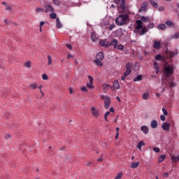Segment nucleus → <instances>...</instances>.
Segmentation results:
<instances>
[{"label":"nucleus","mask_w":179,"mask_h":179,"mask_svg":"<svg viewBox=\"0 0 179 179\" xmlns=\"http://www.w3.org/2000/svg\"><path fill=\"white\" fill-rule=\"evenodd\" d=\"M115 23L117 26L128 24L129 23V16L127 14L120 15L115 19Z\"/></svg>","instance_id":"f257e3e1"},{"label":"nucleus","mask_w":179,"mask_h":179,"mask_svg":"<svg viewBox=\"0 0 179 179\" xmlns=\"http://www.w3.org/2000/svg\"><path fill=\"white\" fill-rule=\"evenodd\" d=\"M173 73H174V66L170 64L166 65L164 69V75L165 78H170Z\"/></svg>","instance_id":"f03ea898"},{"label":"nucleus","mask_w":179,"mask_h":179,"mask_svg":"<svg viewBox=\"0 0 179 179\" xmlns=\"http://www.w3.org/2000/svg\"><path fill=\"white\" fill-rule=\"evenodd\" d=\"M101 99L104 100V107L105 108H110V106L111 104V99L108 96L102 95Z\"/></svg>","instance_id":"7ed1b4c3"},{"label":"nucleus","mask_w":179,"mask_h":179,"mask_svg":"<svg viewBox=\"0 0 179 179\" xmlns=\"http://www.w3.org/2000/svg\"><path fill=\"white\" fill-rule=\"evenodd\" d=\"M177 54H178V52L177 50L173 52H171L170 50L166 51V58L169 59H170L171 58H174V57H176Z\"/></svg>","instance_id":"20e7f679"},{"label":"nucleus","mask_w":179,"mask_h":179,"mask_svg":"<svg viewBox=\"0 0 179 179\" xmlns=\"http://www.w3.org/2000/svg\"><path fill=\"white\" fill-rule=\"evenodd\" d=\"M148 5H149V3L147 1H144L141 4V8L138 9V12H140L141 13H145V12H146V10L148 9Z\"/></svg>","instance_id":"39448f33"},{"label":"nucleus","mask_w":179,"mask_h":179,"mask_svg":"<svg viewBox=\"0 0 179 179\" xmlns=\"http://www.w3.org/2000/svg\"><path fill=\"white\" fill-rule=\"evenodd\" d=\"M131 68H132V63H127L126 64V71L124 73V76H128L129 75L131 74Z\"/></svg>","instance_id":"423d86ee"},{"label":"nucleus","mask_w":179,"mask_h":179,"mask_svg":"<svg viewBox=\"0 0 179 179\" xmlns=\"http://www.w3.org/2000/svg\"><path fill=\"white\" fill-rule=\"evenodd\" d=\"M87 78L89 79V83H87V89L93 90V89H94V85H93V77L88 76Z\"/></svg>","instance_id":"0eeeda50"},{"label":"nucleus","mask_w":179,"mask_h":179,"mask_svg":"<svg viewBox=\"0 0 179 179\" xmlns=\"http://www.w3.org/2000/svg\"><path fill=\"white\" fill-rule=\"evenodd\" d=\"M99 44L101 47H105V48H108L110 47V42L107 41V39H103L99 41Z\"/></svg>","instance_id":"6e6552de"},{"label":"nucleus","mask_w":179,"mask_h":179,"mask_svg":"<svg viewBox=\"0 0 179 179\" xmlns=\"http://www.w3.org/2000/svg\"><path fill=\"white\" fill-rule=\"evenodd\" d=\"M91 110L92 113V115L94 117H99V115H100V112L99 111V110L96 109V108L94 106L91 108Z\"/></svg>","instance_id":"1a4fd4ad"},{"label":"nucleus","mask_w":179,"mask_h":179,"mask_svg":"<svg viewBox=\"0 0 179 179\" xmlns=\"http://www.w3.org/2000/svg\"><path fill=\"white\" fill-rule=\"evenodd\" d=\"M162 128L164 131H170V123L169 122H163L162 124Z\"/></svg>","instance_id":"9d476101"},{"label":"nucleus","mask_w":179,"mask_h":179,"mask_svg":"<svg viewBox=\"0 0 179 179\" xmlns=\"http://www.w3.org/2000/svg\"><path fill=\"white\" fill-rule=\"evenodd\" d=\"M125 11V0H121L120 6H119V12Z\"/></svg>","instance_id":"9b49d317"},{"label":"nucleus","mask_w":179,"mask_h":179,"mask_svg":"<svg viewBox=\"0 0 179 179\" xmlns=\"http://www.w3.org/2000/svg\"><path fill=\"white\" fill-rule=\"evenodd\" d=\"M44 8L45 9V13H47L48 12H50V13L54 12V8H52V6H51V5H50V4L45 5Z\"/></svg>","instance_id":"f8f14e48"},{"label":"nucleus","mask_w":179,"mask_h":179,"mask_svg":"<svg viewBox=\"0 0 179 179\" xmlns=\"http://www.w3.org/2000/svg\"><path fill=\"white\" fill-rule=\"evenodd\" d=\"M140 36H143L148 33V30L146 27H143L141 29H137Z\"/></svg>","instance_id":"ddd939ff"},{"label":"nucleus","mask_w":179,"mask_h":179,"mask_svg":"<svg viewBox=\"0 0 179 179\" xmlns=\"http://www.w3.org/2000/svg\"><path fill=\"white\" fill-rule=\"evenodd\" d=\"M167 82H169V77L162 78V86H165V87H167V86H169Z\"/></svg>","instance_id":"4468645a"},{"label":"nucleus","mask_w":179,"mask_h":179,"mask_svg":"<svg viewBox=\"0 0 179 179\" xmlns=\"http://www.w3.org/2000/svg\"><path fill=\"white\" fill-rule=\"evenodd\" d=\"M136 23L137 24L136 27V30H139V29H142V27H143V23L141 22V20H136Z\"/></svg>","instance_id":"2eb2a0df"},{"label":"nucleus","mask_w":179,"mask_h":179,"mask_svg":"<svg viewBox=\"0 0 179 179\" xmlns=\"http://www.w3.org/2000/svg\"><path fill=\"white\" fill-rule=\"evenodd\" d=\"M96 59L103 61V59H104V54H103V52H99L96 55Z\"/></svg>","instance_id":"dca6fc26"},{"label":"nucleus","mask_w":179,"mask_h":179,"mask_svg":"<svg viewBox=\"0 0 179 179\" xmlns=\"http://www.w3.org/2000/svg\"><path fill=\"white\" fill-rule=\"evenodd\" d=\"M111 90L114 91V89H120V83L117 80L113 82V87H110Z\"/></svg>","instance_id":"f3484780"},{"label":"nucleus","mask_w":179,"mask_h":179,"mask_svg":"<svg viewBox=\"0 0 179 179\" xmlns=\"http://www.w3.org/2000/svg\"><path fill=\"white\" fill-rule=\"evenodd\" d=\"M118 44V41L115 38H113V41L109 43V47L113 45L114 48H117V45Z\"/></svg>","instance_id":"a211bd4d"},{"label":"nucleus","mask_w":179,"mask_h":179,"mask_svg":"<svg viewBox=\"0 0 179 179\" xmlns=\"http://www.w3.org/2000/svg\"><path fill=\"white\" fill-rule=\"evenodd\" d=\"M142 132L145 134V135H148L149 134V127L146 126H142L141 128Z\"/></svg>","instance_id":"6ab92c4d"},{"label":"nucleus","mask_w":179,"mask_h":179,"mask_svg":"<svg viewBox=\"0 0 179 179\" xmlns=\"http://www.w3.org/2000/svg\"><path fill=\"white\" fill-rule=\"evenodd\" d=\"M152 47L156 50H160V41H155Z\"/></svg>","instance_id":"aec40b11"},{"label":"nucleus","mask_w":179,"mask_h":179,"mask_svg":"<svg viewBox=\"0 0 179 179\" xmlns=\"http://www.w3.org/2000/svg\"><path fill=\"white\" fill-rule=\"evenodd\" d=\"M141 22H143L144 23H148V22H150V17L142 16L141 18Z\"/></svg>","instance_id":"412c9836"},{"label":"nucleus","mask_w":179,"mask_h":179,"mask_svg":"<svg viewBox=\"0 0 179 179\" xmlns=\"http://www.w3.org/2000/svg\"><path fill=\"white\" fill-rule=\"evenodd\" d=\"M151 128H153V129L157 128V121L152 120L150 124Z\"/></svg>","instance_id":"4be33fe9"},{"label":"nucleus","mask_w":179,"mask_h":179,"mask_svg":"<svg viewBox=\"0 0 179 179\" xmlns=\"http://www.w3.org/2000/svg\"><path fill=\"white\" fill-rule=\"evenodd\" d=\"M102 87L104 93H107V92H108V88L110 87V85L108 84H103Z\"/></svg>","instance_id":"5701e85b"},{"label":"nucleus","mask_w":179,"mask_h":179,"mask_svg":"<svg viewBox=\"0 0 179 179\" xmlns=\"http://www.w3.org/2000/svg\"><path fill=\"white\" fill-rule=\"evenodd\" d=\"M93 62L96 64L97 66H103V63L101 62V60L95 59L94 60H93Z\"/></svg>","instance_id":"b1692460"},{"label":"nucleus","mask_w":179,"mask_h":179,"mask_svg":"<svg viewBox=\"0 0 179 179\" xmlns=\"http://www.w3.org/2000/svg\"><path fill=\"white\" fill-rule=\"evenodd\" d=\"M177 38H179V32H176L174 35L169 37V40H174Z\"/></svg>","instance_id":"393cba45"},{"label":"nucleus","mask_w":179,"mask_h":179,"mask_svg":"<svg viewBox=\"0 0 179 179\" xmlns=\"http://www.w3.org/2000/svg\"><path fill=\"white\" fill-rule=\"evenodd\" d=\"M168 83L169 87H176V83L173 80V78H171V81L168 80Z\"/></svg>","instance_id":"a878e982"},{"label":"nucleus","mask_w":179,"mask_h":179,"mask_svg":"<svg viewBox=\"0 0 179 179\" xmlns=\"http://www.w3.org/2000/svg\"><path fill=\"white\" fill-rule=\"evenodd\" d=\"M149 2L150 3V5L152 6V8H157L158 5L157 3H156L155 1L153 0H149Z\"/></svg>","instance_id":"bb28decb"},{"label":"nucleus","mask_w":179,"mask_h":179,"mask_svg":"<svg viewBox=\"0 0 179 179\" xmlns=\"http://www.w3.org/2000/svg\"><path fill=\"white\" fill-rule=\"evenodd\" d=\"M56 22H57V29H62V24H61V21H59V18L56 19Z\"/></svg>","instance_id":"cd10ccee"},{"label":"nucleus","mask_w":179,"mask_h":179,"mask_svg":"<svg viewBox=\"0 0 179 179\" xmlns=\"http://www.w3.org/2000/svg\"><path fill=\"white\" fill-rule=\"evenodd\" d=\"M138 166H139V162H132L131 164V169H137Z\"/></svg>","instance_id":"c85d7f7f"},{"label":"nucleus","mask_w":179,"mask_h":179,"mask_svg":"<svg viewBox=\"0 0 179 179\" xmlns=\"http://www.w3.org/2000/svg\"><path fill=\"white\" fill-rule=\"evenodd\" d=\"M29 87L33 90H36V89H37V83H29Z\"/></svg>","instance_id":"c756f323"},{"label":"nucleus","mask_w":179,"mask_h":179,"mask_svg":"<svg viewBox=\"0 0 179 179\" xmlns=\"http://www.w3.org/2000/svg\"><path fill=\"white\" fill-rule=\"evenodd\" d=\"M142 146H145V143L143 141H141L138 143L137 148L139 149V150H142Z\"/></svg>","instance_id":"7c9ffc66"},{"label":"nucleus","mask_w":179,"mask_h":179,"mask_svg":"<svg viewBox=\"0 0 179 179\" xmlns=\"http://www.w3.org/2000/svg\"><path fill=\"white\" fill-rule=\"evenodd\" d=\"M24 66H25V68H31V62L30 61L25 62Z\"/></svg>","instance_id":"2f4dec72"},{"label":"nucleus","mask_w":179,"mask_h":179,"mask_svg":"<svg viewBox=\"0 0 179 179\" xmlns=\"http://www.w3.org/2000/svg\"><path fill=\"white\" fill-rule=\"evenodd\" d=\"M142 99H143V100H148V99H149V93L145 92L142 95Z\"/></svg>","instance_id":"473e14b6"},{"label":"nucleus","mask_w":179,"mask_h":179,"mask_svg":"<svg viewBox=\"0 0 179 179\" xmlns=\"http://www.w3.org/2000/svg\"><path fill=\"white\" fill-rule=\"evenodd\" d=\"M48 64L52 65V58L50 55H48Z\"/></svg>","instance_id":"72a5a7b5"},{"label":"nucleus","mask_w":179,"mask_h":179,"mask_svg":"<svg viewBox=\"0 0 179 179\" xmlns=\"http://www.w3.org/2000/svg\"><path fill=\"white\" fill-rule=\"evenodd\" d=\"M158 29H159V30H165L166 29V24H161L158 25Z\"/></svg>","instance_id":"f704fd0d"},{"label":"nucleus","mask_w":179,"mask_h":179,"mask_svg":"<svg viewBox=\"0 0 179 179\" xmlns=\"http://www.w3.org/2000/svg\"><path fill=\"white\" fill-rule=\"evenodd\" d=\"M164 159H166V155H161V156L159 157L158 162H159V163H162V162L164 161Z\"/></svg>","instance_id":"c9c22d12"},{"label":"nucleus","mask_w":179,"mask_h":179,"mask_svg":"<svg viewBox=\"0 0 179 179\" xmlns=\"http://www.w3.org/2000/svg\"><path fill=\"white\" fill-rule=\"evenodd\" d=\"M139 80H142V76L138 75L136 78L134 79V82H139Z\"/></svg>","instance_id":"e433bc0d"},{"label":"nucleus","mask_w":179,"mask_h":179,"mask_svg":"<svg viewBox=\"0 0 179 179\" xmlns=\"http://www.w3.org/2000/svg\"><path fill=\"white\" fill-rule=\"evenodd\" d=\"M153 65L155 69H160V66L159 65V64H157V62H154Z\"/></svg>","instance_id":"4c0bfd02"},{"label":"nucleus","mask_w":179,"mask_h":179,"mask_svg":"<svg viewBox=\"0 0 179 179\" xmlns=\"http://www.w3.org/2000/svg\"><path fill=\"white\" fill-rule=\"evenodd\" d=\"M50 19H57V14L55 13H52L50 15Z\"/></svg>","instance_id":"58836bf2"},{"label":"nucleus","mask_w":179,"mask_h":179,"mask_svg":"<svg viewBox=\"0 0 179 179\" xmlns=\"http://www.w3.org/2000/svg\"><path fill=\"white\" fill-rule=\"evenodd\" d=\"M165 23L167 26H174V22H173V21H166Z\"/></svg>","instance_id":"ea45409f"},{"label":"nucleus","mask_w":179,"mask_h":179,"mask_svg":"<svg viewBox=\"0 0 179 179\" xmlns=\"http://www.w3.org/2000/svg\"><path fill=\"white\" fill-rule=\"evenodd\" d=\"M42 79L43 80H48V76H47V74H43L42 75Z\"/></svg>","instance_id":"a19ab883"},{"label":"nucleus","mask_w":179,"mask_h":179,"mask_svg":"<svg viewBox=\"0 0 179 179\" xmlns=\"http://www.w3.org/2000/svg\"><path fill=\"white\" fill-rule=\"evenodd\" d=\"M122 178V173H119L115 179H121Z\"/></svg>","instance_id":"79ce46f5"},{"label":"nucleus","mask_w":179,"mask_h":179,"mask_svg":"<svg viewBox=\"0 0 179 179\" xmlns=\"http://www.w3.org/2000/svg\"><path fill=\"white\" fill-rule=\"evenodd\" d=\"M162 113L164 114V115H169V113L167 112V110H166V108H162Z\"/></svg>","instance_id":"37998d69"},{"label":"nucleus","mask_w":179,"mask_h":179,"mask_svg":"<svg viewBox=\"0 0 179 179\" xmlns=\"http://www.w3.org/2000/svg\"><path fill=\"white\" fill-rule=\"evenodd\" d=\"M36 12H37V13H41L44 12V9L40 8H36Z\"/></svg>","instance_id":"c03bdc74"},{"label":"nucleus","mask_w":179,"mask_h":179,"mask_svg":"<svg viewBox=\"0 0 179 179\" xmlns=\"http://www.w3.org/2000/svg\"><path fill=\"white\" fill-rule=\"evenodd\" d=\"M148 29H153V27H155V24L153 22L150 23L148 25Z\"/></svg>","instance_id":"a18cd8bd"},{"label":"nucleus","mask_w":179,"mask_h":179,"mask_svg":"<svg viewBox=\"0 0 179 179\" xmlns=\"http://www.w3.org/2000/svg\"><path fill=\"white\" fill-rule=\"evenodd\" d=\"M91 38L94 43H95V41H97V37H96L94 35H92Z\"/></svg>","instance_id":"49530a36"},{"label":"nucleus","mask_w":179,"mask_h":179,"mask_svg":"<svg viewBox=\"0 0 179 179\" xmlns=\"http://www.w3.org/2000/svg\"><path fill=\"white\" fill-rule=\"evenodd\" d=\"M153 150H154V152H155V153H159V152H160V149L157 147H155L153 148Z\"/></svg>","instance_id":"de8ad7c7"},{"label":"nucleus","mask_w":179,"mask_h":179,"mask_svg":"<svg viewBox=\"0 0 179 179\" xmlns=\"http://www.w3.org/2000/svg\"><path fill=\"white\" fill-rule=\"evenodd\" d=\"M162 59V55H157L155 56V59H157V61H159Z\"/></svg>","instance_id":"09e8293b"},{"label":"nucleus","mask_w":179,"mask_h":179,"mask_svg":"<svg viewBox=\"0 0 179 179\" xmlns=\"http://www.w3.org/2000/svg\"><path fill=\"white\" fill-rule=\"evenodd\" d=\"M172 160L175 162V163H177V162H178V157H173Z\"/></svg>","instance_id":"8fccbe9b"},{"label":"nucleus","mask_w":179,"mask_h":179,"mask_svg":"<svg viewBox=\"0 0 179 179\" xmlns=\"http://www.w3.org/2000/svg\"><path fill=\"white\" fill-rule=\"evenodd\" d=\"M160 120L161 121H166V116H164V115H162L160 116Z\"/></svg>","instance_id":"3c124183"},{"label":"nucleus","mask_w":179,"mask_h":179,"mask_svg":"<svg viewBox=\"0 0 179 179\" xmlns=\"http://www.w3.org/2000/svg\"><path fill=\"white\" fill-rule=\"evenodd\" d=\"M114 27H115V24H110L109 27V30L111 31V30H113Z\"/></svg>","instance_id":"603ef678"},{"label":"nucleus","mask_w":179,"mask_h":179,"mask_svg":"<svg viewBox=\"0 0 179 179\" xmlns=\"http://www.w3.org/2000/svg\"><path fill=\"white\" fill-rule=\"evenodd\" d=\"M117 48H118V50H124V45H119L117 46Z\"/></svg>","instance_id":"864d4df0"},{"label":"nucleus","mask_w":179,"mask_h":179,"mask_svg":"<svg viewBox=\"0 0 179 179\" xmlns=\"http://www.w3.org/2000/svg\"><path fill=\"white\" fill-rule=\"evenodd\" d=\"M4 22L6 24H10V21L8 20V19H4Z\"/></svg>","instance_id":"5fc2aeb1"},{"label":"nucleus","mask_w":179,"mask_h":179,"mask_svg":"<svg viewBox=\"0 0 179 179\" xmlns=\"http://www.w3.org/2000/svg\"><path fill=\"white\" fill-rule=\"evenodd\" d=\"M66 45L69 50H72V45H71V44L67 43Z\"/></svg>","instance_id":"6e6d98bb"},{"label":"nucleus","mask_w":179,"mask_h":179,"mask_svg":"<svg viewBox=\"0 0 179 179\" xmlns=\"http://www.w3.org/2000/svg\"><path fill=\"white\" fill-rule=\"evenodd\" d=\"M6 10H12V6H8L7 7H6Z\"/></svg>","instance_id":"4d7b16f0"},{"label":"nucleus","mask_w":179,"mask_h":179,"mask_svg":"<svg viewBox=\"0 0 179 179\" xmlns=\"http://www.w3.org/2000/svg\"><path fill=\"white\" fill-rule=\"evenodd\" d=\"M81 90H82V92H87V88H86V87H83L81 88Z\"/></svg>","instance_id":"13d9d810"},{"label":"nucleus","mask_w":179,"mask_h":179,"mask_svg":"<svg viewBox=\"0 0 179 179\" xmlns=\"http://www.w3.org/2000/svg\"><path fill=\"white\" fill-rule=\"evenodd\" d=\"M159 12H162V11L164 10V6L159 7Z\"/></svg>","instance_id":"bf43d9fd"},{"label":"nucleus","mask_w":179,"mask_h":179,"mask_svg":"<svg viewBox=\"0 0 179 179\" xmlns=\"http://www.w3.org/2000/svg\"><path fill=\"white\" fill-rule=\"evenodd\" d=\"M5 138L6 139H10V134L6 135Z\"/></svg>","instance_id":"052dcab7"},{"label":"nucleus","mask_w":179,"mask_h":179,"mask_svg":"<svg viewBox=\"0 0 179 179\" xmlns=\"http://www.w3.org/2000/svg\"><path fill=\"white\" fill-rule=\"evenodd\" d=\"M71 58H73V56L71 54H69L68 57H67V59H69Z\"/></svg>","instance_id":"680f3d73"},{"label":"nucleus","mask_w":179,"mask_h":179,"mask_svg":"<svg viewBox=\"0 0 179 179\" xmlns=\"http://www.w3.org/2000/svg\"><path fill=\"white\" fill-rule=\"evenodd\" d=\"M118 136H120V133L117 132L116 135H115V137L116 140L118 139Z\"/></svg>","instance_id":"e2e57ef3"},{"label":"nucleus","mask_w":179,"mask_h":179,"mask_svg":"<svg viewBox=\"0 0 179 179\" xmlns=\"http://www.w3.org/2000/svg\"><path fill=\"white\" fill-rule=\"evenodd\" d=\"M45 23V22H44V21H41V22H40V27H41L42 26H44Z\"/></svg>","instance_id":"0e129e2a"},{"label":"nucleus","mask_w":179,"mask_h":179,"mask_svg":"<svg viewBox=\"0 0 179 179\" xmlns=\"http://www.w3.org/2000/svg\"><path fill=\"white\" fill-rule=\"evenodd\" d=\"M69 93L70 94H72V93H73V89L69 88Z\"/></svg>","instance_id":"69168bd1"},{"label":"nucleus","mask_w":179,"mask_h":179,"mask_svg":"<svg viewBox=\"0 0 179 179\" xmlns=\"http://www.w3.org/2000/svg\"><path fill=\"white\" fill-rule=\"evenodd\" d=\"M164 177H166V178L169 177V173H164Z\"/></svg>","instance_id":"338daca9"},{"label":"nucleus","mask_w":179,"mask_h":179,"mask_svg":"<svg viewBox=\"0 0 179 179\" xmlns=\"http://www.w3.org/2000/svg\"><path fill=\"white\" fill-rule=\"evenodd\" d=\"M110 114V112L109 111H107L106 113H105V116L106 117H108V115Z\"/></svg>","instance_id":"774afa93"}]
</instances>
